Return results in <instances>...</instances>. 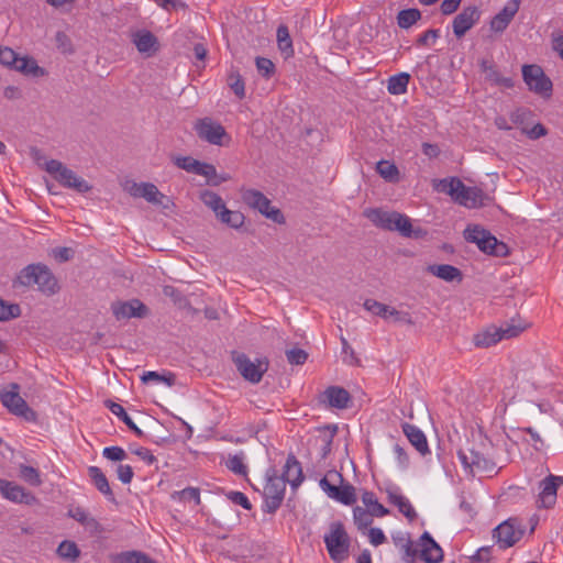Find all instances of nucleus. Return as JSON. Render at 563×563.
Segmentation results:
<instances>
[{"mask_svg": "<svg viewBox=\"0 0 563 563\" xmlns=\"http://www.w3.org/2000/svg\"><path fill=\"white\" fill-rule=\"evenodd\" d=\"M323 401L338 409H344L350 401V394L342 387L331 386L323 393Z\"/></svg>", "mask_w": 563, "mask_h": 563, "instance_id": "obj_29", "label": "nucleus"}, {"mask_svg": "<svg viewBox=\"0 0 563 563\" xmlns=\"http://www.w3.org/2000/svg\"><path fill=\"white\" fill-rule=\"evenodd\" d=\"M102 455L110 461H122L125 459L126 453L120 446H107L103 449Z\"/></svg>", "mask_w": 563, "mask_h": 563, "instance_id": "obj_57", "label": "nucleus"}, {"mask_svg": "<svg viewBox=\"0 0 563 563\" xmlns=\"http://www.w3.org/2000/svg\"><path fill=\"white\" fill-rule=\"evenodd\" d=\"M520 7V0H509L504 8L490 20V30L495 33L504 32Z\"/></svg>", "mask_w": 563, "mask_h": 563, "instance_id": "obj_22", "label": "nucleus"}, {"mask_svg": "<svg viewBox=\"0 0 563 563\" xmlns=\"http://www.w3.org/2000/svg\"><path fill=\"white\" fill-rule=\"evenodd\" d=\"M280 477L285 479L286 484H290L292 488L298 487L302 483V468L294 454L287 456Z\"/></svg>", "mask_w": 563, "mask_h": 563, "instance_id": "obj_27", "label": "nucleus"}, {"mask_svg": "<svg viewBox=\"0 0 563 563\" xmlns=\"http://www.w3.org/2000/svg\"><path fill=\"white\" fill-rule=\"evenodd\" d=\"M286 356H287V361L290 364H295V365H301L308 358L307 352L301 349H291L286 352Z\"/></svg>", "mask_w": 563, "mask_h": 563, "instance_id": "obj_56", "label": "nucleus"}, {"mask_svg": "<svg viewBox=\"0 0 563 563\" xmlns=\"http://www.w3.org/2000/svg\"><path fill=\"white\" fill-rule=\"evenodd\" d=\"M421 19V12L418 9H405L398 12L397 23L401 29H409Z\"/></svg>", "mask_w": 563, "mask_h": 563, "instance_id": "obj_39", "label": "nucleus"}, {"mask_svg": "<svg viewBox=\"0 0 563 563\" xmlns=\"http://www.w3.org/2000/svg\"><path fill=\"white\" fill-rule=\"evenodd\" d=\"M387 497L390 504L396 506L398 510L408 519L416 518L417 514L409 501V499L402 495L400 488L396 485H390L386 489Z\"/></svg>", "mask_w": 563, "mask_h": 563, "instance_id": "obj_25", "label": "nucleus"}, {"mask_svg": "<svg viewBox=\"0 0 563 563\" xmlns=\"http://www.w3.org/2000/svg\"><path fill=\"white\" fill-rule=\"evenodd\" d=\"M373 517L375 516L372 515L371 511L360 506H356L353 509L354 523L357 526L360 530L369 527L371 523L373 522Z\"/></svg>", "mask_w": 563, "mask_h": 563, "instance_id": "obj_47", "label": "nucleus"}, {"mask_svg": "<svg viewBox=\"0 0 563 563\" xmlns=\"http://www.w3.org/2000/svg\"><path fill=\"white\" fill-rule=\"evenodd\" d=\"M286 492L285 479L276 474L275 470L267 471L266 484L264 486L263 510L267 514H274L282 505Z\"/></svg>", "mask_w": 563, "mask_h": 563, "instance_id": "obj_6", "label": "nucleus"}, {"mask_svg": "<svg viewBox=\"0 0 563 563\" xmlns=\"http://www.w3.org/2000/svg\"><path fill=\"white\" fill-rule=\"evenodd\" d=\"M277 43L280 52L289 57L294 54L292 41L286 25H279L277 29Z\"/></svg>", "mask_w": 563, "mask_h": 563, "instance_id": "obj_40", "label": "nucleus"}, {"mask_svg": "<svg viewBox=\"0 0 563 563\" xmlns=\"http://www.w3.org/2000/svg\"><path fill=\"white\" fill-rule=\"evenodd\" d=\"M323 541L330 558L334 562H343L349 556L350 538L341 522L336 521L330 525Z\"/></svg>", "mask_w": 563, "mask_h": 563, "instance_id": "obj_4", "label": "nucleus"}, {"mask_svg": "<svg viewBox=\"0 0 563 563\" xmlns=\"http://www.w3.org/2000/svg\"><path fill=\"white\" fill-rule=\"evenodd\" d=\"M21 314V309L16 303H8L0 299V321H8L18 318Z\"/></svg>", "mask_w": 563, "mask_h": 563, "instance_id": "obj_52", "label": "nucleus"}, {"mask_svg": "<svg viewBox=\"0 0 563 563\" xmlns=\"http://www.w3.org/2000/svg\"><path fill=\"white\" fill-rule=\"evenodd\" d=\"M228 85L238 98L242 99L245 97L244 80L238 71H230L228 76Z\"/></svg>", "mask_w": 563, "mask_h": 563, "instance_id": "obj_49", "label": "nucleus"}, {"mask_svg": "<svg viewBox=\"0 0 563 563\" xmlns=\"http://www.w3.org/2000/svg\"><path fill=\"white\" fill-rule=\"evenodd\" d=\"M88 475L95 487L104 495L109 500H114V495L110 488L109 482L103 472L97 466L88 468Z\"/></svg>", "mask_w": 563, "mask_h": 563, "instance_id": "obj_31", "label": "nucleus"}, {"mask_svg": "<svg viewBox=\"0 0 563 563\" xmlns=\"http://www.w3.org/2000/svg\"><path fill=\"white\" fill-rule=\"evenodd\" d=\"M419 558L424 563H440L443 560V551L429 532H424L418 539Z\"/></svg>", "mask_w": 563, "mask_h": 563, "instance_id": "obj_20", "label": "nucleus"}, {"mask_svg": "<svg viewBox=\"0 0 563 563\" xmlns=\"http://www.w3.org/2000/svg\"><path fill=\"white\" fill-rule=\"evenodd\" d=\"M18 282L23 286L37 285L38 289L45 294H55L58 286L52 272L41 264H31L26 266L18 276Z\"/></svg>", "mask_w": 563, "mask_h": 563, "instance_id": "obj_3", "label": "nucleus"}, {"mask_svg": "<svg viewBox=\"0 0 563 563\" xmlns=\"http://www.w3.org/2000/svg\"><path fill=\"white\" fill-rule=\"evenodd\" d=\"M111 311L118 321L131 318H142L147 309L139 299L128 301H115L111 305Z\"/></svg>", "mask_w": 563, "mask_h": 563, "instance_id": "obj_18", "label": "nucleus"}, {"mask_svg": "<svg viewBox=\"0 0 563 563\" xmlns=\"http://www.w3.org/2000/svg\"><path fill=\"white\" fill-rule=\"evenodd\" d=\"M131 41L137 52L146 57L153 56L159 48L157 37L146 29H140L131 33Z\"/></svg>", "mask_w": 563, "mask_h": 563, "instance_id": "obj_19", "label": "nucleus"}, {"mask_svg": "<svg viewBox=\"0 0 563 563\" xmlns=\"http://www.w3.org/2000/svg\"><path fill=\"white\" fill-rule=\"evenodd\" d=\"M481 19V11L476 5H470L453 19L452 29L457 38H461L468 32Z\"/></svg>", "mask_w": 563, "mask_h": 563, "instance_id": "obj_16", "label": "nucleus"}, {"mask_svg": "<svg viewBox=\"0 0 563 563\" xmlns=\"http://www.w3.org/2000/svg\"><path fill=\"white\" fill-rule=\"evenodd\" d=\"M57 553L63 559L75 561L79 556L80 551L75 542L63 541L57 548Z\"/></svg>", "mask_w": 563, "mask_h": 563, "instance_id": "obj_50", "label": "nucleus"}, {"mask_svg": "<svg viewBox=\"0 0 563 563\" xmlns=\"http://www.w3.org/2000/svg\"><path fill=\"white\" fill-rule=\"evenodd\" d=\"M69 516L76 521L80 522L87 530L92 533L100 531L99 522L89 516V514L81 507H76L69 510Z\"/></svg>", "mask_w": 563, "mask_h": 563, "instance_id": "obj_34", "label": "nucleus"}, {"mask_svg": "<svg viewBox=\"0 0 563 563\" xmlns=\"http://www.w3.org/2000/svg\"><path fill=\"white\" fill-rule=\"evenodd\" d=\"M362 503L366 509L377 518L385 517L389 514V510L378 501L373 492H364L362 495Z\"/></svg>", "mask_w": 563, "mask_h": 563, "instance_id": "obj_35", "label": "nucleus"}, {"mask_svg": "<svg viewBox=\"0 0 563 563\" xmlns=\"http://www.w3.org/2000/svg\"><path fill=\"white\" fill-rule=\"evenodd\" d=\"M0 64L26 75H37L40 67L33 58L19 57L10 47H0Z\"/></svg>", "mask_w": 563, "mask_h": 563, "instance_id": "obj_14", "label": "nucleus"}, {"mask_svg": "<svg viewBox=\"0 0 563 563\" xmlns=\"http://www.w3.org/2000/svg\"><path fill=\"white\" fill-rule=\"evenodd\" d=\"M365 217L376 227L388 231H397L405 238H422L427 232L421 228H413L408 216L382 209H367Z\"/></svg>", "mask_w": 563, "mask_h": 563, "instance_id": "obj_1", "label": "nucleus"}, {"mask_svg": "<svg viewBox=\"0 0 563 563\" xmlns=\"http://www.w3.org/2000/svg\"><path fill=\"white\" fill-rule=\"evenodd\" d=\"M112 563H156L148 555L140 551H125L112 555Z\"/></svg>", "mask_w": 563, "mask_h": 563, "instance_id": "obj_36", "label": "nucleus"}, {"mask_svg": "<svg viewBox=\"0 0 563 563\" xmlns=\"http://www.w3.org/2000/svg\"><path fill=\"white\" fill-rule=\"evenodd\" d=\"M108 409L117 416L121 421H123L130 430H132L137 437L143 435V431L133 422L131 417L125 412L124 408L117 402L108 401Z\"/></svg>", "mask_w": 563, "mask_h": 563, "instance_id": "obj_37", "label": "nucleus"}, {"mask_svg": "<svg viewBox=\"0 0 563 563\" xmlns=\"http://www.w3.org/2000/svg\"><path fill=\"white\" fill-rule=\"evenodd\" d=\"M141 379L145 384L150 382H154L156 384L165 383L167 386H172L174 384V377L172 375L164 376L154 371L144 372Z\"/></svg>", "mask_w": 563, "mask_h": 563, "instance_id": "obj_53", "label": "nucleus"}, {"mask_svg": "<svg viewBox=\"0 0 563 563\" xmlns=\"http://www.w3.org/2000/svg\"><path fill=\"white\" fill-rule=\"evenodd\" d=\"M560 477L550 475L540 483L539 507L551 508L558 498Z\"/></svg>", "mask_w": 563, "mask_h": 563, "instance_id": "obj_23", "label": "nucleus"}, {"mask_svg": "<svg viewBox=\"0 0 563 563\" xmlns=\"http://www.w3.org/2000/svg\"><path fill=\"white\" fill-rule=\"evenodd\" d=\"M427 272L446 283H460L463 278L462 272L457 267L450 264L429 265L427 267Z\"/></svg>", "mask_w": 563, "mask_h": 563, "instance_id": "obj_28", "label": "nucleus"}, {"mask_svg": "<svg viewBox=\"0 0 563 563\" xmlns=\"http://www.w3.org/2000/svg\"><path fill=\"white\" fill-rule=\"evenodd\" d=\"M242 199L249 207L257 210L274 222H284V216L280 210L273 207L271 200L261 191L256 189H246L242 192Z\"/></svg>", "mask_w": 563, "mask_h": 563, "instance_id": "obj_9", "label": "nucleus"}, {"mask_svg": "<svg viewBox=\"0 0 563 563\" xmlns=\"http://www.w3.org/2000/svg\"><path fill=\"white\" fill-rule=\"evenodd\" d=\"M503 340L500 330L496 327H489L474 335V344L477 347H489Z\"/></svg>", "mask_w": 563, "mask_h": 563, "instance_id": "obj_32", "label": "nucleus"}, {"mask_svg": "<svg viewBox=\"0 0 563 563\" xmlns=\"http://www.w3.org/2000/svg\"><path fill=\"white\" fill-rule=\"evenodd\" d=\"M336 496L332 500H335L342 505L351 506L356 501V492L354 486L349 483H342L338 488Z\"/></svg>", "mask_w": 563, "mask_h": 563, "instance_id": "obj_38", "label": "nucleus"}, {"mask_svg": "<svg viewBox=\"0 0 563 563\" xmlns=\"http://www.w3.org/2000/svg\"><path fill=\"white\" fill-rule=\"evenodd\" d=\"M227 497L233 504L239 505L246 510H250L252 508L251 501L249 500L247 496L242 492L231 490L227 494Z\"/></svg>", "mask_w": 563, "mask_h": 563, "instance_id": "obj_54", "label": "nucleus"}, {"mask_svg": "<svg viewBox=\"0 0 563 563\" xmlns=\"http://www.w3.org/2000/svg\"><path fill=\"white\" fill-rule=\"evenodd\" d=\"M172 499L177 501L192 500L195 505L200 504V490L196 487H187L183 490L174 492Z\"/></svg>", "mask_w": 563, "mask_h": 563, "instance_id": "obj_48", "label": "nucleus"}, {"mask_svg": "<svg viewBox=\"0 0 563 563\" xmlns=\"http://www.w3.org/2000/svg\"><path fill=\"white\" fill-rule=\"evenodd\" d=\"M256 67L257 70L263 75L268 77L274 71V64L271 59L265 57H257L256 58Z\"/></svg>", "mask_w": 563, "mask_h": 563, "instance_id": "obj_59", "label": "nucleus"}, {"mask_svg": "<svg viewBox=\"0 0 563 563\" xmlns=\"http://www.w3.org/2000/svg\"><path fill=\"white\" fill-rule=\"evenodd\" d=\"M466 241L475 243L478 249L487 254L503 255L506 251V245L492 235L488 231L478 225H470L464 231Z\"/></svg>", "mask_w": 563, "mask_h": 563, "instance_id": "obj_7", "label": "nucleus"}, {"mask_svg": "<svg viewBox=\"0 0 563 563\" xmlns=\"http://www.w3.org/2000/svg\"><path fill=\"white\" fill-rule=\"evenodd\" d=\"M45 170L66 188L74 189L80 194H85L91 189L88 181L57 159L47 161L45 163Z\"/></svg>", "mask_w": 563, "mask_h": 563, "instance_id": "obj_5", "label": "nucleus"}, {"mask_svg": "<svg viewBox=\"0 0 563 563\" xmlns=\"http://www.w3.org/2000/svg\"><path fill=\"white\" fill-rule=\"evenodd\" d=\"M520 537L521 531L517 530L510 520L501 522L494 530V538L501 549L512 547L517 541H519Z\"/></svg>", "mask_w": 563, "mask_h": 563, "instance_id": "obj_24", "label": "nucleus"}, {"mask_svg": "<svg viewBox=\"0 0 563 563\" xmlns=\"http://www.w3.org/2000/svg\"><path fill=\"white\" fill-rule=\"evenodd\" d=\"M343 483V476L338 471H329L320 481L319 486L322 492L333 499L338 494L339 486Z\"/></svg>", "mask_w": 563, "mask_h": 563, "instance_id": "obj_30", "label": "nucleus"}, {"mask_svg": "<svg viewBox=\"0 0 563 563\" xmlns=\"http://www.w3.org/2000/svg\"><path fill=\"white\" fill-rule=\"evenodd\" d=\"M410 75L408 73H399L393 75L387 80V90L390 95L398 96L407 92Z\"/></svg>", "mask_w": 563, "mask_h": 563, "instance_id": "obj_33", "label": "nucleus"}, {"mask_svg": "<svg viewBox=\"0 0 563 563\" xmlns=\"http://www.w3.org/2000/svg\"><path fill=\"white\" fill-rule=\"evenodd\" d=\"M552 48L563 60V32L552 35Z\"/></svg>", "mask_w": 563, "mask_h": 563, "instance_id": "obj_64", "label": "nucleus"}, {"mask_svg": "<svg viewBox=\"0 0 563 563\" xmlns=\"http://www.w3.org/2000/svg\"><path fill=\"white\" fill-rule=\"evenodd\" d=\"M418 540H410L401 550H399L401 560L405 563H416L417 558L419 556Z\"/></svg>", "mask_w": 563, "mask_h": 563, "instance_id": "obj_51", "label": "nucleus"}, {"mask_svg": "<svg viewBox=\"0 0 563 563\" xmlns=\"http://www.w3.org/2000/svg\"><path fill=\"white\" fill-rule=\"evenodd\" d=\"M364 308L374 316H378L385 320L391 319L397 322L409 321V316L407 313H402L395 309L394 307L382 303L374 299H366L364 302Z\"/></svg>", "mask_w": 563, "mask_h": 563, "instance_id": "obj_21", "label": "nucleus"}, {"mask_svg": "<svg viewBox=\"0 0 563 563\" xmlns=\"http://www.w3.org/2000/svg\"><path fill=\"white\" fill-rule=\"evenodd\" d=\"M440 36V31L437 29H430L422 34L419 35L417 38V44L420 46H431L435 43V41Z\"/></svg>", "mask_w": 563, "mask_h": 563, "instance_id": "obj_55", "label": "nucleus"}, {"mask_svg": "<svg viewBox=\"0 0 563 563\" xmlns=\"http://www.w3.org/2000/svg\"><path fill=\"white\" fill-rule=\"evenodd\" d=\"M20 477L27 484L32 486H40L42 484V478L40 471L33 466L20 464L19 466Z\"/></svg>", "mask_w": 563, "mask_h": 563, "instance_id": "obj_43", "label": "nucleus"}, {"mask_svg": "<svg viewBox=\"0 0 563 563\" xmlns=\"http://www.w3.org/2000/svg\"><path fill=\"white\" fill-rule=\"evenodd\" d=\"M225 466L236 475L245 476L247 474V466L242 453L230 455L225 462Z\"/></svg>", "mask_w": 563, "mask_h": 563, "instance_id": "obj_44", "label": "nucleus"}, {"mask_svg": "<svg viewBox=\"0 0 563 563\" xmlns=\"http://www.w3.org/2000/svg\"><path fill=\"white\" fill-rule=\"evenodd\" d=\"M238 371L244 379L252 384L261 382L263 375L268 369V361L266 358H256L252 361L245 354H240L234 358Z\"/></svg>", "mask_w": 563, "mask_h": 563, "instance_id": "obj_13", "label": "nucleus"}, {"mask_svg": "<svg viewBox=\"0 0 563 563\" xmlns=\"http://www.w3.org/2000/svg\"><path fill=\"white\" fill-rule=\"evenodd\" d=\"M195 131L201 140L212 145L222 146L230 141L225 129L211 118L198 120L195 123Z\"/></svg>", "mask_w": 563, "mask_h": 563, "instance_id": "obj_11", "label": "nucleus"}, {"mask_svg": "<svg viewBox=\"0 0 563 563\" xmlns=\"http://www.w3.org/2000/svg\"><path fill=\"white\" fill-rule=\"evenodd\" d=\"M197 159L190 157V156H180L175 158V164L187 172L195 173L196 167L198 165Z\"/></svg>", "mask_w": 563, "mask_h": 563, "instance_id": "obj_58", "label": "nucleus"}, {"mask_svg": "<svg viewBox=\"0 0 563 563\" xmlns=\"http://www.w3.org/2000/svg\"><path fill=\"white\" fill-rule=\"evenodd\" d=\"M522 78L532 92L542 97L551 96L553 89L552 81L539 65H523Z\"/></svg>", "mask_w": 563, "mask_h": 563, "instance_id": "obj_8", "label": "nucleus"}, {"mask_svg": "<svg viewBox=\"0 0 563 563\" xmlns=\"http://www.w3.org/2000/svg\"><path fill=\"white\" fill-rule=\"evenodd\" d=\"M527 328V324L523 323L520 320L512 319L509 323H506L505 325L498 328L500 330L503 340L504 339H511L517 335H519L525 329Z\"/></svg>", "mask_w": 563, "mask_h": 563, "instance_id": "obj_46", "label": "nucleus"}, {"mask_svg": "<svg viewBox=\"0 0 563 563\" xmlns=\"http://www.w3.org/2000/svg\"><path fill=\"white\" fill-rule=\"evenodd\" d=\"M492 558V549L490 548H481L478 549L474 555H472L473 563H488Z\"/></svg>", "mask_w": 563, "mask_h": 563, "instance_id": "obj_62", "label": "nucleus"}, {"mask_svg": "<svg viewBox=\"0 0 563 563\" xmlns=\"http://www.w3.org/2000/svg\"><path fill=\"white\" fill-rule=\"evenodd\" d=\"M117 475L123 484H129L133 478V470L128 464H120L117 466Z\"/></svg>", "mask_w": 563, "mask_h": 563, "instance_id": "obj_60", "label": "nucleus"}, {"mask_svg": "<svg viewBox=\"0 0 563 563\" xmlns=\"http://www.w3.org/2000/svg\"><path fill=\"white\" fill-rule=\"evenodd\" d=\"M377 173L388 181H395L398 179V168L394 163L388 161H379L376 165Z\"/></svg>", "mask_w": 563, "mask_h": 563, "instance_id": "obj_45", "label": "nucleus"}, {"mask_svg": "<svg viewBox=\"0 0 563 563\" xmlns=\"http://www.w3.org/2000/svg\"><path fill=\"white\" fill-rule=\"evenodd\" d=\"M462 0H442L440 10L443 15L453 14L460 7Z\"/></svg>", "mask_w": 563, "mask_h": 563, "instance_id": "obj_63", "label": "nucleus"}, {"mask_svg": "<svg viewBox=\"0 0 563 563\" xmlns=\"http://www.w3.org/2000/svg\"><path fill=\"white\" fill-rule=\"evenodd\" d=\"M457 457L466 473L493 474L496 471V464L475 450H460Z\"/></svg>", "mask_w": 563, "mask_h": 563, "instance_id": "obj_12", "label": "nucleus"}, {"mask_svg": "<svg viewBox=\"0 0 563 563\" xmlns=\"http://www.w3.org/2000/svg\"><path fill=\"white\" fill-rule=\"evenodd\" d=\"M221 222L238 229L244 223V216L240 211L229 210L227 207L217 216Z\"/></svg>", "mask_w": 563, "mask_h": 563, "instance_id": "obj_42", "label": "nucleus"}, {"mask_svg": "<svg viewBox=\"0 0 563 563\" xmlns=\"http://www.w3.org/2000/svg\"><path fill=\"white\" fill-rule=\"evenodd\" d=\"M404 434L407 437L412 446L421 454L427 455L430 453L429 444L426 434L415 424L402 423Z\"/></svg>", "mask_w": 563, "mask_h": 563, "instance_id": "obj_26", "label": "nucleus"}, {"mask_svg": "<svg viewBox=\"0 0 563 563\" xmlns=\"http://www.w3.org/2000/svg\"><path fill=\"white\" fill-rule=\"evenodd\" d=\"M368 539L371 544L378 547L386 542V536L380 528H371L368 530Z\"/></svg>", "mask_w": 563, "mask_h": 563, "instance_id": "obj_61", "label": "nucleus"}, {"mask_svg": "<svg viewBox=\"0 0 563 563\" xmlns=\"http://www.w3.org/2000/svg\"><path fill=\"white\" fill-rule=\"evenodd\" d=\"M124 190L134 198H144L154 205H162L165 196L152 183H136L128 180L124 184Z\"/></svg>", "mask_w": 563, "mask_h": 563, "instance_id": "obj_15", "label": "nucleus"}, {"mask_svg": "<svg viewBox=\"0 0 563 563\" xmlns=\"http://www.w3.org/2000/svg\"><path fill=\"white\" fill-rule=\"evenodd\" d=\"M0 493L2 497L14 504L34 505L36 497L27 492L23 486L0 478Z\"/></svg>", "mask_w": 563, "mask_h": 563, "instance_id": "obj_17", "label": "nucleus"}, {"mask_svg": "<svg viewBox=\"0 0 563 563\" xmlns=\"http://www.w3.org/2000/svg\"><path fill=\"white\" fill-rule=\"evenodd\" d=\"M200 199L208 208H210L216 213V216H218L225 208L222 198L213 191H202L200 195Z\"/></svg>", "mask_w": 563, "mask_h": 563, "instance_id": "obj_41", "label": "nucleus"}, {"mask_svg": "<svg viewBox=\"0 0 563 563\" xmlns=\"http://www.w3.org/2000/svg\"><path fill=\"white\" fill-rule=\"evenodd\" d=\"M435 190L449 195L453 201L466 208L482 206L483 192L477 187H466L457 177L440 179L434 184Z\"/></svg>", "mask_w": 563, "mask_h": 563, "instance_id": "obj_2", "label": "nucleus"}, {"mask_svg": "<svg viewBox=\"0 0 563 563\" xmlns=\"http://www.w3.org/2000/svg\"><path fill=\"white\" fill-rule=\"evenodd\" d=\"M19 390L20 387L18 384H11L8 389L0 391V400L13 415L23 417L26 420H33L35 418V413L20 396Z\"/></svg>", "mask_w": 563, "mask_h": 563, "instance_id": "obj_10", "label": "nucleus"}]
</instances>
